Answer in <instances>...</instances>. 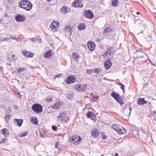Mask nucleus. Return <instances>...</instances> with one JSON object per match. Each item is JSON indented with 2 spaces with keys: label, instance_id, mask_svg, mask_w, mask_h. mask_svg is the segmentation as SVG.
I'll use <instances>...</instances> for the list:
<instances>
[{
  "label": "nucleus",
  "instance_id": "nucleus-1",
  "mask_svg": "<svg viewBox=\"0 0 156 156\" xmlns=\"http://www.w3.org/2000/svg\"><path fill=\"white\" fill-rule=\"evenodd\" d=\"M19 6L26 10L29 11L32 8V4L28 0H22L18 3Z\"/></svg>",
  "mask_w": 156,
  "mask_h": 156
},
{
  "label": "nucleus",
  "instance_id": "nucleus-2",
  "mask_svg": "<svg viewBox=\"0 0 156 156\" xmlns=\"http://www.w3.org/2000/svg\"><path fill=\"white\" fill-rule=\"evenodd\" d=\"M58 117V119L60 118V120L63 123H67L69 120V117L67 116V113L65 112H60Z\"/></svg>",
  "mask_w": 156,
  "mask_h": 156
},
{
  "label": "nucleus",
  "instance_id": "nucleus-3",
  "mask_svg": "<svg viewBox=\"0 0 156 156\" xmlns=\"http://www.w3.org/2000/svg\"><path fill=\"white\" fill-rule=\"evenodd\" d=\"M31 109L36 113H40L42 111V106L39 104L35 103L32 106Z\"/></svg>",
  "mask_w": 156,
  "mask_h": 156
},
{
  "label": "nucleus",
  "instance_id": "nucleus-4",
  "mask_svg": "<svg viewBox=\"0 0 156 156\" xmlns=\"http://www.w3.org/2000/svg\"><path fill=\"white\" fill-rule=\"evenodd\" d=\"M74 90H76L77 91H83L85 90L86 87L87 86V84H77L76 85H74Z\"/></svg>",
  "mask_w": 156,
  "mask_h": 156
},
{
  "label": "nucleus",
  "instance_id": "nucleus-5",
  "mask_svg": "<svg viewBox=\"0 0 156 156\" xmlns=\"http://www.w3.org/2000/svg\"><path fill=\"white\" fill-rule=\"evenodd\" d=\"M72 27L69 26H66L64 29V33L66 37L71 36L73 31Z\"/></svg>",
  "mask_w": 156,
  "mask_h": 156
},
{
  "label": "nucleus",
  "instance_id": "nucleus-6",
  "mask_svg": "<svg viewBox=\"0 0 156 156\" xmlns=\"http://www.w3.org/2000/svg\"><path fill=\"white\" fill-rule=\"evenodd\" d=\"M76 78L74 76H69L66 80V82L68 84H72L76 81Z\"/></svg>",
  "mask_w": 156,
  "mask_h": 156
},
{
  "label": "nucleus",
  "instance_id": "nucleus-7",
  "mask_svg": "<svg viewBox=\"0 0 156 156\" xmlns=\"http://www.w3.org/2000/svg\"><path fill=\"white\" fill-rule=\"evenodd\" d=\"M85 115L87 118L90 119L94 122H96L97 120L96 116L92 112L88 111L86 113Z\"/></svg>",
  "mask_w": 156,
  "mask_h": 156
},
{
  "label": "nucleus",
  "instance_id": "nucleus-8",
  "mask_svg": "<svg viewBox=\"0 0 156 156\" xmlns=\"http://www.w3.org/2000/svg\"><path fill=\"white\" fill-rule=\"evenodd\" d=\"M84 16L89 19H91L94 17L93 12L90 10H85L83 12Z\"/></svg>",
  "mask_w": 156,
  "mask_h": 156
},
{
  "label": "nucleus",
  "instance_id": "nucleus-9",
  "mask_svg": "<svg viewBox=\"0 0 156 156\" xmlns=\"http://www.w3.org/2000/svg\"><path fill=\"white\" fill-rule=\"evenodd\" d=\"M81 140V138L79 136L76 135H73L72 137V142L77 144L79 143V142Z\"/></svg>",
  "mask_w": 156,
  "mask_h": 156
},
{
  "label": "nucleus",
  "instance_id": "nucleus-10",
  "mask_svg": "<svg viewBox=\"0 0 156 156\" xmlns=\"http://www.w3.org/2000/svg\"><path fill=\"white\" fill-rule=\"evenodd\" d=\"M15 19L17 22H24L26 20V17L24 15H17L15 16Z\"/></svg>",
  "mask_w": 156,
  "mask_h": 156
},
{
  "label": "nucleus",
  "instance_id": "nucleus-11",
  "mask_svg": "<svg viewBox=\"0 0 156 156\" xmlns=\"http://www.w3.org/2000/svg\"><path fill=\"white\" fill-rule=\"evenodd\" d=\"M72 6L78 8H81L83 6V4L80 0H75L72 4Z\"/></svg>",
  "mask_w": 156,
  "mask_h": 156
},
{
  "label": "nucleus",
  "instance_id": "nucleus-12",
  "mask_svg": "<svg viewBox=\"0 0 156 156\" xmlns=\"http://www.w3.org/2000/svg\"><path fill=\"white\" fill-rule=\"evenodd\" d=\"M87 46L90 51H92L95 49V44L93 42L89 41L88 42Z\"/></svg>",
  "mask_w": 156,
  "mask_h": 156
},
{
  "label": "nucleus",
  "instance_id": "nucleus-13",
  "mask_svg": "<svg viewBox=\"0 0 156 156\" xmlns=\"http://www.w3.org/2000/svg\"><path fill=\"white\" fill-rule=\"evenodd\" d=\"M62 105V104L61 102L58 101L54 104L52 108L56 109H59L61 108Z\"/></svg>",
  "mask_w": 156,
  "mask_h": 156
},
{
  "label": "nucleus",
  "instance_id": "nucleus-14",
  "mask_svg": "<svg viewBox=\"0 0 156 156\" xmlns=\"http://www.w3.org/2000/svg\"><path fill=\"white\" fill-rule=\"evenodd\" d=\"M59 25V23L57 21H54L50 25V28L53 30H55Z\"/></svg>",
  "mask_w": 156,
  "mask_h": 156
},
{
  "label": "nucleus",
  "instance_id": "nucleus-15",
  "mask_svg": "<svg viewBox=\"0 0 156 156\" xmlns=\"http://www.w3.org/2000/svg\"><path fill=\"white\" fill-rule=\"evenodd\" d=\"M14 122L15 125L20 127L23 122V120L22 119H14Z\"/></svg>",
  "mask_w": 156,
  "mask_h": 156
},
{
  "label": "nucleus",
  "instance_id": "nucleus-16",
  "mask_svg": "<svg viewBox=\"0 0 156 156\" xmlns=\"http://www.w3.org/2000/svg\"><path fill=\"white\" fill-rule=\"evenodd\" d=\"M112 49H113V48L112 47H110L108 48L107 50L102 55V56L104 57H105L106 56H108V53H109V55H111V53H112Z\"/></svg>",
  "mask_w": 156,
  "mask_h": 156
},
{
  "label": "nucleus",
  "instance_id": "nucleus-17",
  "mask_svg": "<svg viewBox=\"0 0 156 156\" xmlns=\"http://www.w3.org/2000/svg\"><path fill=\"white\" fill-rule=\"evenodd\" d=\"M147 103L144 98H139L137 100V103L139 105H142Z\"/></svg>",
  "mask_w": 156,
  "mask_h": 156
},
{
  "label": "nucleus",
  "instance_id": "nucleus-18",
  "mask_svg": "<svg viewBox=\"0 0 156 156\" xmlns=\"http://www.w3.org/2000/svg\"><path fill=\"white\" fill-rule=\"evenodd\" d=\"M91 133L92 136H93L94 138L98 136L99 134L98 131L95 129L91 130Z\"/></svg>",
  "mask_w": 156,
  "mask_h": 156
},
{
  "label": "nucleus",
  "instance_id": "nucleus-19",
  "mask_svg": "<svg viewBox=\"0 0 156 156\" xmlns=\"http://www.w3.org/2000/svg\"><path fill=\"white\" fill-rule=\"evenodd\" d=\"M107 62H104V66L105 67V69L108 70L111 67V65H112V62H111L110 60L109 61H106Z\"/></svg>",
  "mask_w": 156,
  "mask_h": 156
},
{
  "label": "nucleus",
  "instance_id": "nucleus-20",
  "mask_svg": "<svg viewBox=\"0 0 156 156\" xmlns=\"http://www.w3.org/2000/svg\"><path fill=\"white\" fill-rule=\"evenodd\" d=\"M110 95L115 100H117L119 98L121 97V96H120L118 94L116 93L114 91L112 92Z\"/></svg>",
  "mask_w": 156,
  "mask_h": 156
},
{
  "label": "nucleus",
  "instance_id": "nucleus-21",
  "mask_svg": "<svg viewBox=\"0 0 156 156\" xmlns=\"http://www.w3.org/2000/svg\"><path fill=\"white\" fill-rule=\"evenodd\" d=\"M69 11L70 9L65 6H63L61 9V12L65 14L67 13Z\"/></svg>",
  "mask_w": 156,
  "mask_h": 156
},
{
  "label": "nucleus",
  "instance_id": "nucleus-22",
  "mask_svg": "<svg viewBox=\"0 0 156 156\" xmlns=\"http://www.w3.org/2000/svg\"><path fill=\"white\" fill-rule=\"evenodd\" d=\"M22 54L26 57H28V58H31L33 57V55L32 53H30V52L28 51H22Z\"/></svg>",
  "mask_w": 156,
  "mask_h": 156
},
{
  "label": "nucleus",
  "instance_id": "nucleus-23",
  "mask_svg": "<svg viewBox=\"0 0 156 156\" xmlns=\"http://www.w3.org/2000/svg\"><path fill=\"white\" fill-rule=\"evenodd\" d=\"M2 133L5 137H7L9 135V130L6 128H4L2 130Z\"/></svg>",
  "mask_w": 156,
  "mask_h": 156
},
{
  "label": "nucleus",
  "instance_id": "nucleus-24",
  "mask_svg": "<svg viewBox=\"0 0 156 156\" xmlns=\"http://www.w3.org/2000/svg\"><path fill=\"white\" fill-rule=\"evenodd\" d=\"M118 125L117 124H112V128L116 131L119 134H120V131H121V129H119L118 127Z\"/></svg>",
  "mask_w": 156,
  "mask_h": 156
},
{
  "label": "nucleus",
  "instance_id": "nucleus-25",
  "mask_svg": "<svg viewBox=\"0 0 156 156\" xmlns=\"http://www.w3.org/2000/svg\"><path fill=\"white\" fill-rule=\"evenodd\" d=\"M72 57V58L74 59L76 62L78 61V59L79 57V56L78 53H73Z\"/></svg>",
  "mask_w": 156,
  "mask_h": 156
},
{
  "label": "nucleus",
  "instance_id": "nucleus-26",
  "mask_svg": "<svg viewBox=\"0 0 156 156\" xmlns=\"http://www.w3.org/2000/svg\"><path fill=\"white\" fill-rule=\"evenodd\" d=\"M112 31V29L111 27H109L108 28L106 27V28L104 29V30L103 34H105L106 35V33H110Z\"/></svg>",
  "mask_w": 156,
  "mask_h": 156
},
{
  "label": "nucleus",
  "instance_id": "nucleus-27",
  "mask_svg": "<svg viewBox=\"0 0 156 156\" xmlns=\"http://www.w3.org/2000/svg\"><path fill=\"white\" fill-rule=\"evenodd\" d=\"M39 135L41 137H44L46 135L45 132L42 129H41L39 130Z\"/></svg>",
  "mask_w": 156,
  "mask_h": 156
},
{
  "label": "nucleus",
  "instance_id": "nucleus-28",
  "mask_svg": "<svg viewBox=\"0 0 156 156\" xmlns=\"http://www.w3.org/2000/svg\"><path fill=\"white\" fill-rule=\"evenodd\" d=\"M52 51L51 50L47 51L44 54V57L45 58H47L48 57L51 55V53Z\"/></svg>",
  "mask_w": 156,
  "mask_h": 156
},
{
  "label": "nucleus",
  "instance_id": "nucleus-29",
  "mask_svg": "<svg viewBox=\"0 0 156 156\" xmlns=\"http://www.w3.org/2000/svg\"><path fill=\"white\" fill-rule=\"evenodd\" d=\"M78 27L79 30H84L86 27V26L84 24H81L78 25Z\"/></svg>",
  "mask_w": 156,
  "mask_h": 156
},
{
  "label": "nucleus",
  "instance_id": "nucleus-30",
  "mask_svg": "<svg viewBox=\"0 0 156 156\" xmlns=\"http://www.w3.org/2000/svg\"><path fill=\"white\" fill-rule=\"evenodd\" d=\"M118 102L120 103V105H122L124 104V103L123 102L122 98L121 97L119 98L117 100H116Z\"/></svg>",
  "mask_w": 156,
  "mask_h": 156
},
{
  "label": "nucleus",
  "instance_id": "nucleus-31",
  "mask_svg": "<svg viewBox=\"0 0 156 156\" xmlns=\"http://www.w3.org/2000/svg\"><path fill=\"white\" fill-rule=\"evenodd\" d=\"M25 70V69L24 68H18L16 70L18 72V74H20L22 72H24Z\"/></svg>",
  "mask_w": 156,
  "mask_h": 156
},
{
  "label": "nucleus",
  "instance_id": "nucleus-32",
  "mask_svg": "<svg viewBox=\"0 0 156 156\" xmlns=\"http://www.w3.org/2000/svg\"><path fill=\"white\" fill-rule=\"evenodd\" d=\"M116 84L120 86V88L123 91V92H125V86L122 83H116Z\"/></svg>",
  "mask_w": 156,
  "mask_h": 156
},
{
  "label": "nucleus",
  "instance_id": "nucleus-33",
  "mask_svg": "<svg viewBox=\"0 0 156 156\" xmlns=\"http://www.w3.org/2000/svg\"><path fill=\"white\" fill-rule=\"evenodd\" d=\"M118 1L117 0H112V5L114 6H116L118 4Z\"/></svg>",
  "mask_w": 156,
  "mask_h": 156
},
{
  "label": "nucleus",
  "instance_id": "nucleus-34",
  "mask_svg": "<svg viewBox=\"0 0 156 156\" xmlns=\"http://www.w3.org/2000/svg\"><path fill=\"white\" fill-rule=\"evenodd\" d=\"M66 97L67 98L71 99L72 98V95L70 92H69L66 94Z\"/></svg>",
  "mask_w": 156,
  "mask_h": 156
},
{
  "label": "nucleus",
  "instance_id": "nucleus-35",
  "mask_svg": "<svg viewBox=\"0 0 156 156\" xmlns=\"http://www.w3.org/2000/svg\"><path fill=\"white\" fill-rule=\"evenodd\" d=\"M4 119H5V121L6 122H8L9 120L10 119V115L9 114L7 115L5 117Z\"/></svg>",
  "mask_w": 156,
  "mask_h": 156
},
{
  "label": "nucleus",
  "instance_id": "nucleus-36",
  "mask_svg": "<svg viewBox=\"0 0 156 156\" xmlns=\"http://www.w3.org/2000/svg\"><path fill=\"white\" fill-rule=\"evenodd\" d=\"M92 98V99L94 101H96L98 100L99 98V96L98 95L95 96L93 95Z\"/></svg>",
  "mask_w": 156,
  "mask_h": 156
},
{
  "label": "nucleus",
  "instance_id": "nucleus-37",
  "mask_svg": "<svg viewBox=\"0 0 156 156\" xmlns=\"http://www.w3.org/2000/svg\"><path fill=\"white\" fill-rule=\"evenodd\" d=\"M37 118L36 119H32L31 120V122L34 123L35 125L38 124L37 121Z\"/></svg>",
  "mask_w": 156,
  "mask_h": 156
},
{
  "label": "nucleus",
  "instance_id": "nucleus-38",
  "mask_svg": "<svg viewBox=\"0 0 156 156\" xmlns=\"http://www.w3.org/2000/svg\"><path fill=\"white\" fill-rule=\"evenodd\" d=\"M101 69L100 68H98L96 69H94V73H98L100 71Z\"/></svg>",
  "mask_w": 156,
  "mask_h": 156
},
{
  "label": "nucleus",
  "instance_id": "nucleus-39",
  "mask_svg": "<svg viewBox=\"0 0 156 156\" xmlns=\"http://www.w3.org/2000/svg\"><path fill=\"white\" fill-rule=\"evenodd\" d=\"M94 69H88L87 70V73L88 74H91L92 73H94Z\"/></svg>",
  "mask_w": 156,
  "mask_h": 156
},
{
  "label": "nucleus",
  "instance_id": "nucleus-40",
  "mask_svg": "<svg viewBox=\"0 0 156 156\" xmlns=\"http://www.w3.org/2000/svg\"><path fill=\"white\" fill-rule=\"evenodd\" d=\"M7 60L9 62H14V59L12 58H11L9 57H7Z\"/></svg>",
  "mask_w": 156,
  "mask_h": 156
},
{
  "label": "nucleus",
  "instance_id": "nucleus-41",
  "mask_svg": "<svg viewBox=\"0 0 156 156\" xmlns=\"http://www.w3.org/2000/svg\"><path fill=\"white\" fill-rule=\"evenodd\" d=\"M27 134V131L25 132L24 133H22L20 134V137H23L26 136Z\"/></svg>",
  "mask_w": 156,
  "mask_h": 156
},
{
  "label": "nucleus",
  "instance_id": "nucleus-42",
  "mask_svg": "<svg viewBox=\"0 0 156 156\" xmlns=\"http://www.w3.org/2000/svg\"><path fill=\"white\" fill-rule=\"evenodd\" d=\"M7 140V138H4L3 140H0V144H1L2 143H5L6 142V141Z\"/></svg>",
  "mask_w": 156,
  "mask_h": 156
},
{
  "label": "nucleus",
  "instance_id": "nucleus-43",
  "mask_svg": "<svg viewBox=\"0 0 156 156\" xmlns=\"http://www.w3.org/2000/svg\"><path fill=\"white\" fill-rule=\"evenodd\" d=\"M9 37L13 39L16 40L17 39L19 38V37H14L13 35H9Z\"/></svg>",
  "mask_w": 156,
  "mask_h": 156
},
{
  "label": "nucleus",
  "instance_id": "nucleus-44",
  "mask_svg": "<svg viewBox=\"0 0 156 156\" xmlns=\"http://www.w3.org/2000/svg\"><path fill=\"white\" fill-rule=\"evenodd\" d=\"M15 94L17 98H21V95H20V93L16 92Z\"/></svg>",
  "mask_w": 156,
  "mask_h": 156
},
{
  "label": "nucleus",
  "instance_id": "nucleus-45",
  "mask_svg": "<svg viewBox=\"0 0 156 156\" xmlns=\"http://www.w3.org/2000/svg\"><path fill=\"white\" fill-rule=\"evenodd\" d=\"M63 77V75L62 74L60 73L58 75H57L55 76V78L56 77Z\"/></svg>",
  "mask_w": 156,
  "mask_h": 156
},
{
  "label": "nucleus",
  "instance_id": "nucleus-46",
  "mask_svg": "<svg viewBox=\"0 0 156 156\" xmlns=\"http://www.w3.org/2000/svg\"><path fill=\"white\" fill-rule=\"evenodd\" d=\"M52 129L53 130L55 131L57 130V127L53 125L52 126Z\"/></svg>",
  "mask_w": 156,
  "mask_h": 156
},
{
  "label": "nucleus",
  "instance_id": "nucleus-47",
  "mask_svg": "<svg viewBox=\"0 0 156 156\" xmlns=\"http://www.w3.org/2000/svg\"><path fill=\"white\" fill-rule=\"evenodd\" d=\"M126 130V129L124 128L123 129L122 131V130L121 129V131H120V134H124L125 133Z\"/></svg>",
  "mask_w": 156,
  "mask_h": 156
},
{
  "label": "nucleus",
  "instance_id": "nucleus-48",
  "mask_svg": "<svg viewBox=\"0 0 156 156\" xmlns=\"http://www.w3.org/2000/svg\"><path fill=\"white\" fill-rule=\"evenodd\" d=\"M59 144V143L56 142L55 144V148H59V147H58V145Z\"/></svg>",
  "mask_w": 156,
  "mask_h": 156
},
{
  "label": "nucleus",
  "instance_id": "nucleus-49",
  "mask_svg": "<svg viewBox=\"0 0 156 156\" xmlns=\"http://www.w3.org/2000/svg\"><path fill=\"white\" fill-rule=\"evenodd\" d=\"M11 58L14 59V62H15L16 60V58L15 56L13 55H12V56H11Z\"/></svg>",
  "mask_w": 156,
  "mask_h": 156
},
{
  "label": "nucleus",
  "instance_id": "nucleus-50",
  "mask_svg": "<svg viewBox=\"0 0 156 156\" xmlns=\"http://www.w3.org/2000/svg\"><path fill=\"white\" fill-rule=\"evenodd\" d=\"M107 136L106 135H103L102 138L104 140H105L107 139Z\"/></svg>",
  "mask_w": 156,
  "mask_h": 156
},
{
  "label": "nucleus",
  "instance_id": "nucleus-51",
  "mask_svg": "<svg viewBox=\"0 0 156 156\" xmlns=\"http://www.w3.org/2000/svg\"><path fill=\"white\" fill-rule=\"evenodd\" d=\"M35 38H34V39H31V41L32 42H34V41H35Z\"/></svg>",
  "mask_w": 156,
  "mask_h": 156
},
{
  "label": "nucleus",
  "instance_id": "nucleus-52",
  "mask_svg": "<svg viewBox=\"0 0 156 156\" xmlns=\"http://www.w3.org/2000/svg\"><path fill=\"white\" fill-rule=\"evenodd\" d=\"M152 113L154 115H155V111H153Z\"/></svg>",
  "mask_w": 156,
  "mask_h": 156
},
{
  "label": "nucleus",
  "instance_id": "nucleus-53",
  "mask_svg": "<svg viewBox=\"0 0 156 156\" xmlns=\"http://www.w3.org/2000/svg\"><path fill=\"white\" fill-rule=\"evenodd\" d=\"M114 156H118V153H115Z\"/></svg>",
  "mask_w": 156,
  "mask_h": 156
},
{
  "label": "nucleus",
  "instance_id": "nucleus-54",
  "mask_svg": "<svg viewBox=\"0 0 156 156\" xmlns=\"http://www.w3.org/2000/svg\"><path fill=\"white\" fill-rule=\"evenodd\" d=\"M129 110H130V113H129V114L130 113H131V110H132V109L130 107H129Z\"/></svg>",
  "mask_w": 156,
  "mask_h": 156
},
{
  "label": "nucleus",
  "instance_id": "nucleus-55",
  "mask_svg": "<svg viewBox=\"0 0 156 156\" xmlns=\"http://www.w3.org/2000/svg\"><path fill=\"white\" fill-rule=\"evenodd\" d=\"M39 38H38V37H37V40H38V41H40L41 40V38H40V37H39Z\"/></svg>",
  "mask_w": 156,
  "mask_h": 156
},
{
  "label": "nucleus",
  "instance_id": "nucleus-56",
  "mask_svg": "<svg viewBox=\"0 0 156 156\" xmlns=\"http://www.w3.org/2000/svg\"><path fill=\"white\" fill-rule=\"evenodd\" d=\"M91 94V95H92V97H93V95H94V94H93V92H91V94Z\"/></svg>",
  "mask_w": 156,
  "mask_h": 156
},
{
  "label": "nucleus",
  "instance_id": "nucleus-57",
  "mask_svg": "<svg viewBox=\"0 0 156 156\" xmlns=\"http://www.w3.org/2000/svg\"><path fill=\"white\" fill-rule=\"evenodd\" d=\"M6 39L7 40V41L10 40V39L9 38H6Z\"/></svg>",
  "mask_w": 156,
  "mask_h": 156
},
{
  "label": "nucleus",
  "instance_id": "nucleus-58",
  "mask_svg": "<svg viewBox=\"0 0 156 156\" xmlns=\"http://www.w3.org/2000/svg\"><path fill=\"white\" fill-rule=\"evenodd\" d=\"M136 13L137 15H139L140 14V13H139V12H136Z\"/></svg>",
  "mask_w": 156,
  "mask_h": 156
},
{
  "label": "nucleus",
  "instance_id": "nucleus-59",
  "mask_svg": "<svg viewBox=\"0 0 156 156\" xmlns=\"http://www.w3.org/2000/svg\"><path fill=\"white\" fill-rule=\"evenodd\" d=\"M7 64L8 65H9V66H11V64L10 63H7Z\"/></svg>",
  "mask_w": 156,
  "mask_h": 156
},
{
  "label": "nucleus",
  "instance_id": "nucleus-60",
  "mask_svg": "<svg viewBox=\"0 0 156 156\" xmlns=\"http://www.w3.org/2000/svg\"><path fill=\"white\" fill-rule=\"evenodd\" d=\"M88 105H86V106H85V108H86V107H87V106H88Z\"/></svg>",
  "mask_w": 156,
  "mask_h": 156
},
{
  "label": "nucleus",
  "instance_id": "nucleus-61",
  "mask_svg": "<svg viewBox=\"0 0 156 156\" xmlns=\"http://www.w3.org/2000/svg\"><path fill=\"white\" fill-rule=\"evenodd\" d=\"M88 105H86V106H85V108H86V107H87V106H88Z\"/></svg>",
  "mask_w": 156,
  "mask_h": 156
},
{
  "label": "nucleus",
  "instance_id": "nucleus-62",
  "mask_svg": "<svg viewBox=\"0 0 156 156\" xmlns=\"http://www.w3.org/2000/svg\"><path fill=\"white\" fill-rule=\"evenodd\" d=\"M104 155V154H102L101 155V156H103Z\"/></svg>",
  "mask_w": 156,
  "mask_h": 156
},
{
  "label": "nucleus",
  "instance_id": "nucleus-63",
  "mask_svg": "<svg viewBox=\"0 0 156 156\" xmlns=\"http://www.w3.org/2000/svg\"><path fill=\"white\" fill-rule=\"evenodd\" d=\"M5 39L6 40V38H3V40H5Z\"/></svg>",
  "mask_w": 156,
  "mask_h": 156
},
{
  "label": "nucleus",
  "instance_id": "nucleus-64",
  "mask_svg": "<svg viewBox=\"0 0 156 156\" xmlns=\"http://www.w3.org/2000/svg\"><path fill=\"white\" fill-rule=\"evenodd\" d=\"M14 106H15V107H16V106H17L16 105H14Z\"/></svg>",
  "mask_w": 156,
  "mask_h": 156
}]
</instances>
